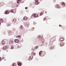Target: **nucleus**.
<instances>
[{
	"instance_id": "nucleus-1",
	"label": "nucleus",
	"mask_w": 66,
	"mask_h": 66,
	"mask_svg": "<svg viewBox=\"0 0 66 66\" xmlns=\"http://www.w3.org/2000/svg\"><path fill=\"white\" fill-rule=\"evenodd\" d=\"M8 42V40L5 39L3 40L2 41V44H3V45H4V44H6V43H7Z\"/></svg>"
},
{
	"instance_id": "nucleus-2",
	"label": "nucleus",
	"mask_w": 66,
	"mask_h": 66,
	"mask_svg": "<svg viewBox=\"0 0 66 66\" xmlns=\"http://www.w3.org/2000/svg\"><path fill=\"white\" fill-rule=\"evenodd\" d=\"M43 52H43L42 51H40L39 52V54L40 56H44V54H43H43L42 53H43Z\"/></svg>"
},
{
	"instance_id": "nucleus-3",
	"label": "nucleus",
	"mask_w": 66,
	"mask_h": 66,
	"mask_svg": "<svg viewBox=\"0 0 66 66\" xmlns=\"http://www.w3.org/2000/svg\"><path fill=\"white\" fill-rule=\"evenodd\" d=\"M29 23L28 22H26L24 23L25 26L26 27H27L28 28L29 27Z\"/></svg>"
},
{
	"instance_id": "nucleus-4",
	"label": "nucleus",
	"mask_w": 66,
	"mask_h": 66,
	"mask_svg": "<svg viewBox=\"0 0 66 66\" xmlns=\"http://www.w3.org/2000/svg\"><path fill=\"white\" fill-rule=\"evenodd\" d=\"M11 12L13 13H16V10L15 9H11L10 10Z\"/></svg>"
},
{
	"instance_id": "nucleus-5",
	"label": "nucleus",
	"mask_w": 66,
	"mask_h": 66,
	"mask_svg": "<svg viewBox=\"0 0 66 66\" xmlns=\"http://www.w3.org/2000/svg\"><path fill=\"white\" fill-rule=\"evenodd\" d=\"M38 16V15L37 14H34L31 16V17H32L34 16V17H37Z\"/></svg>"
},
{
	"instance_id": "nucleus-6",
	"label": "nucleus",
	"mask_w": 66,
	"mask_h": 66,
	"mask_svg": "<svg viewBox=\"0 0 66 66\" xmlns=\"http://www.w3.org/2000/svg\"><path fill=\"white\" fill-rule=\"evenodd\" d=\"M35 4L36 5H37L38 4H39V2H38V0H35Z\"/></svg>"
},
{
	"instance_id": "nucleus-7",
	"label": "nucleus",
	"mask_w": 66,
	"mask_h": 66,
	"mask_svg": "<svg viewBox=\"0 0 66 66\" xmlns=\"http://www.w3.org/2000/svg\"><path fill=\"white\" fill-rule=\"evenodd\" d=\"M3 50H6L7 49V46H4L3 47Z\"/></svg>"
},
{
	"instance_id": "nucleus-8",
	"label": "nucleus",
	"mask_w": 66,
	"mask_h": 66,
	"mask_svg": "<svg viewBox=\"0 0 66 66\" xmlns=\"http://www.w3.org/2000/svg\"><path fill=\"white\" fill-rule=\"evenodd\" d=\"M23 20H27L28 19L27 16H24L23 18Z\"/></svg>"
},
{
	"instance_id": "nucleus-9",
	"label": "nucleus",
	"mask_w": 66,
	"mask_h": 66,
	"mask_svg": "<svg viewBox=\"0 0 66 66\" xmlns=\"http://www.w3.org/2000/svg\"><path fill=\"white\" fill-rule=\"evenodd\" d=\"M55 7L56 8H57L58 9H59V8H60V6L58 4L56 5L55 6Z\"/></svg>"
},
{
	"instance_id": "nucleus-10",
	"label": "nucleus",
	"mask_w": 66,
	"mask_h": 66,
	"mask_svg": "<svg viewBox=\"0 0 66 66\" xmlns=\"http://www.w3.org/2000/svg\"><path fill=\"white\" fill-rule=\"evenodd\" d=\"M61 5L63 6V7H65V3H61Z\"/></svg>"
},
{
	"instance_id": "nucleus-11",
	"label": "nucleus",
	"mask_w": 66,
	"mask_h": 66,
	"mask_svg": "<svg viewBox=\"0 0 66 66\" xmlns=\"http://www.w3.org/2000/svg\"><path fill=\"white\" fill-rule=\"evenodd\" d=\"M14 42L16 43H18L19 42V40L17 39H16L15 40Z\"/></svg>"
},
{
	"instance_id": "nucleus-12",
	"label": "nucleus",
	"mask_w": 66,
	"mask_h": 66,
	"mask_svg": "<svg viewBox=\"0 0 66 66\" xmlns=\"http://www.w3.org/2000/svg\"><path fill=\"white\" fill-rule=\"evenodd\" d=\"M3 2L0 3V7H1V6H2L3 5Z\"/></svg>"
},
{
	"instance_id": "nucleus-13",
	"label": "nucleus",
	"mask_w": 66,
	"mask_h": 66,
	"mask_svg": "<svg viewBox=\"0 0 66 66\" xmlns=\"http://www.w3.org/2000/svg\"><path fill=\"white\" fill-rule=\"evenodd\" d=\"M20 2H21V0H18L17 1V3L18 4Z\"/></svg>"
},
{
	"instance_id": "nucleus-14",
	"label": "nucleus",
	"mask_w": 66,
	"mask_h": 66,
	"mask_svg": "<svg viewBox=\"0 0 66 66\" xmlns=\"http://www.w3.org/2000/svg\"><path fill=\"white\" fill-rule=\"evenodd\" d=\"M9 13H10V12L9 11H6L5 12V14H9Z\"/></svg>"
},
{
	"instance_id": "nucleus-15",
	"label": "nucleus",
	"mask_w": 66,
	"mask_h": 66,
	"mask_svg": "<svg viewBox=\"0 0 66 66\" xmlns=\"http://www.w3.org/2000/svg\"><path fill=\"white\" fill-rule=\"evenodd\" d=\"M63 39H64V38H61L60 39V41H61V42H62L63 41H64V40H63Z\"/></svg>"
},
{
	"instance_id": "nucleus-16",
	"label": "nucleus",
	"mask_w": 66,
	"mask_h": 66,
	"mask_svg": "<svg viewBox=\"0 0 66 66\" xmlns=\"http://www.w3.org/2000/svg\"><path fill=\"white\" fill-rule=\"evenodd\" d=\"M13 42L14 41H13V40H11L9 42V44H12Z\"/></svg>"
},
{
	"instance_id": "nucleus-17",
	"label": "nucleus",
	"mask_w": 66,
	"mask_h": 66,
	"mask_svg": "<svg viewBox=\"0 0 66 66\" xmlns=\"http://www.w3.org/2000/svg\"><path fill=\"white\" fill-rule=\"evenodd\" d=\"M8 33L9 34V35H12V32L11 31H10L9 32H8Z\"/></svg>"
},
{
	"instance_id": "nucleus-18",
	"label": "nucleus",
	"mask_w": 66,
	"mask_h": 66,
	"mask_svg": "<svg viewBox=\"0 0 66 66\" xmlns=\"http://www.w3.org/2000/svg\"><path fill=\"white\" fill-rule=\"evenodd\" d=\"M18 65L19 66H21L22 65V63L20 62L18 63Z\"/></svg>"
},
{
	"instance_id": "nucleus-19",
	"label": "nucleus",
	"mask_w": 66,
	"mask_h": 66,
	"mask_svg": "<svg viewBox=\"0 0 66 66\" xmlns=\"http://www.w3.org/2000/svg\"><path fill=\"white\" fill-rule=\"evenodd\" d=\"M32 59H33V57H32V56H30L29 60H32Z\"/></svg>"
},
{
	"instance_id": "nucleus-20",
	"label": "nucleus",
	"mask_w": 66,
	"mask_h": 66,
	"mask_svg": "<svg viewBox=\"0 0 66 66\" xmlns=\"http://www.w3.org/2000/svg\"><path fill=\"white\" fill-rule=\"evenodd\" d=\"M16 64L14 63L12 64V66H16Z\"/></svg>"
},
{
	"instance_id": "nucleus-21",
	"label": "nucleus",
	"mask_w": 66,
	"mask_h": 66,
	"mask_svg": "<svg viewBox=\"0 0 66 66\" xmlns=\"http://www.w3.org/2000/svg\"><path fill=\"white\" fill-rule=\"evenodd\" d=\"M31 55H33L34 54V55H35V53H33V52H32L31 53Z\"/></svg>"
},
{
	"instance_id": "nucleus-22",
	"label": "nucleus",
	"mask_w": 66,
	"mask_h": 66,
	"mask_svg": "<svg viewBox=\"0 0 66 66\" xmlns=\"http://www.w3.org/2000/svg\"><path fill=\"white\" fill-rule=\"evenodd\" d=\"M0 21L1 22H2L3 23V20L2 19H1L0 20Z\"/></svg>"
},
{
	"instance_id": "nucleus-23",
	"label": "nucleus",
	"mask_w": 66,
	"mask_h": 66,
	"mask_svg": "<svg viewBox=\"0 0 66 66\" xmlns=\"http://www.w3.org/2000/svg\"><path fill=\"white\" fill-rule=\"evenodd\" d=\"M12 30L13 31H15L16 30V29H15V28H13Z\"/></svg>"
},
{
	"instance_id": "nucleus-24",
	"label": "nucleus",
	"mask_w": 66,
	"mask_h": 66,
	"mask_svg": "<svg viewBox=\"0 0 66 66\" xmlns=\"http://www.w3.org/2000/svg\"><path fill=\"white\" fill-rule=\"evenodd\" d=\"M14 47L13 46H11V49H14Z\"/></svg>"
},
{
	"instance_id": "nucleus-25",
	"label": "nucleus",
	"mask_w": 66,
	"mask_h": 66,
	"mask_svg": "<svg viewBox=\"0 0 66 66\" xmlns=\"http://www.w3.org/2000/svg\"><path fill=\"white\" fill-rule=\"evenodd\" d=\"M64 44H64V43H61L60 44V45H64Z\"/></svg>"
},
{
	"instance_id": "nucleus-26",
	"label": "nucleus",
	"mask_w": 66,
	"mask_h": 66,
	"mask_svg": "<svg viewBox=\"0 0 66 66\" xmlns=\"http://www.w3.org/2000/svg\"><path fill=\"white\" fill-rule=\"evenodd\" d=\"M11 25V24L9 23V24H7V26H10Z\"/></svg>"
},
{
	"instance_id": "nucleus-27",
	"label": "nucleus",
	"mask_w": 66,
	"mask_h": 66,
	"mask_svg": "<svg viewBox=\"0 0 66 66\" xmlns=\"http://www.w3.org/2000/svg\"><path fill=\"white\" fill-rule=\"evenodd\" d=\"M20 28H21V29H22V28H23V27H22V26H21Z\"/></svg>"
},
{
	"instance_id": "nucleus-28",
	"label": "nucleus",
	"mask_w": 66,
	"mask_h": 66,
	"mask_svg": "<svg viewBox=\"0 0 66 66\" xmlns=\"http://www.w3.org/2000/svg\"><path fill=\"white\" fill-rule=\"evenodd\" d=\"M43 14V12H41L40 13V16H42V15Z\"/></svg>"
},
{
	"instance_id": "nucleus-29",
	"label": "nucleus",
	"mask_w": 66,
	"mask_h": 66,
	"mask_svg": "<svg viewBox=\"0 0 66 66\" xmlns=\"http://www.w3.org/2000/svg\"><path fill=\"white\" fill-rule=\"evenodd\" d=\"M2 61V60L1 59V58L0 57V61Z\"/></svg>"
},
{
	"instance_id": "nucleus-30",
	"label": "nucleus",
	"mask_w": 66,
	"mask_h": 66,
	"mask_svg": "<svg viewBox=\"0 0 66 66\" xmlns=\"http://www.w3.org/2000/svg\"><path fill=\"white\" fill-rule=\"evenodd\" d=\"M36 23L35 22H34V24H36Z\"/></svg>"
},
{
	"instance_id": "nucleus-31",
	"label": "nucleus",
	"mask_w": 66,
	"mask_h": 66,
	"mask_svg": "<svg viewBox=\"0 0 66 66\" xmlns=\"http://www.w3.org/2000/svg\"><path fill=\"white\" fill-rule=\"evenodd\" d=\"M45 20H46V18H44V21H45Z\"/></svg>"
},
{
	"instance_id": "nucleus-32",
	"label": "nucleus",
	"mask_w": 66,
	"mask_h": 66,
	"mask_svg": "<svg viewBox=\"0 0 66 66\" xmlns=\"http://www.w3.org/2000/svg\"><path fill=\"white\" fill-rule=\"evenodd\" d=\"M36 49H37L38 48V46H36Z\"/></svg>"
},
{
	"instance_id": "nucleus-33",
	"label": "nucleus",
	"mask_w": 66,
	"mask_h": 66,
	"mask_svg": "<svg viewBox=\"0 0 66 66\" xmlns=\"http://www.w3.org/2000/svg\"><path fill=\"white\" fill-rule=\"evenodd\" d=\"M19 38H20V37H21V36L20 35L19 36Z\"/></svg>"
},
{
	"instance_id": "nucleus-34",
	"label": "nucleus",
	"mask_w": 66,
	"mask_h": 66,
	"mask_svg": "<svg viewBox=\"0 0 66 66\" xmlns=\"http://www.w3.org/2000/svg\"><path fill=\"white\" fill-rule=\"evenodd\" d=\"M56 1V0H54V2H55Z\"/></svg>"
},
{
	"instance_id": "nucleus-35",
	"label": "nucleus",
	"mask_w": 66,
	"mask_h": 66,
	"mask_svg": "<svg viewBox=\"0 0 66 66\" xmlns=\"http://www.w3.org/2000/svg\"><path fill=\"white\" fill-rule=\"evenodd\" d=\"M4 59V57H3L2 58V60H3V59Z\"/></svg>"
},
{
	"instance_id": "nucleus-36",
	"label": "nucleus",
	"mask_w": 66,
	"mask_h": 66,
	"mask_svg": "<svg viewBox=\"0 0 66 66\" xmlns=\"http://www.w3.org/2000/svg\"><path fill=\"white\" fill-rule=\"evenodd\" d=\"M25 9H28V7H26L25 8Z\"/></svg>"
},
{
	"instance_id": "nucleus-37",
	"label": "nucleus",
	"mask_w": 66,
	"mask_h": 66,
	"mask_svg": "<svg viewBox=\"0 0 66 66\" xmlns=\"http://www.w3.org/2000/svg\"><path fill=\"white\" fill-rule=\"evenodd\" d=\"M16 37H17V38L19 37V36H17Z\"/></svg>"
},
{
	"instance_id": "nucleus-38",
	"label": "nucleus",
	"mask_w": 66,
	"mask_h": 66,
	"mask_svg": "<svg viewBox=\"0 0 66 66\" xmlns=\"http://www.w3.org/2000/svg\"><path fill=\"white\" fill-rule=\"evenodd\" d=\"M59 27H61V25L60 24V25H59Z\"/></svg>"
},
{
	"instance_id": "nucleus-39",
	"label": "nucleus",
	"mask_w": 66,
	"mask_h": 66,
	"mask_svg": "<svg viewBox=\"0 0 66 66\" xmlns=\"http://www.w3.org/2000/svg\"><path fill=\"white\" fill-rule=\"evenodd\" d=\"M4 61H6V59H5H5Z\"/></svg>"
},
{
	"instance_id": "nucleus-40",
	"label": "nucleus",
	"mask_w": 66,
	"mask_h": 66,
	"mask_svg": "<svg viewBox=\"0 0 66 66\" xmlns=\"http://www.w3.org/2000/svg\"><path fill=\"white\" fill-rule=\"evenodd\" d=\"M1 24V23L0 22V25Z\"/></svg>"
},
{
	"instance_id": "nucleus-41",
	"label": "nucleus",
	"mask_w": 66,
	"mask_h": 66,
	"mask_svg": "<svg viewBox=\"0 0 66 66\" xmlns=\"http://www.w3.org/2000/svg\"><path fill=\"white\" fill-rule=\"evenodd\" d=\"M33 55H34V54H33Z\"/></svg>"
},
{
	"instance_id": "nucleus-42",
	"label": "nucleus",
	"mask_w": 66,
	"mask_h": 66,
	"mask_svg": "<svg viewBox=\"0 0 66 66\" xmlns=\"http://www.w3.org/2000/svg\"><path fill=\"white\" fill-rule=\"evenodd\" d=\"M45 13H46V12H45Z\"/></svg>"
},
{
	"instance_id": "nucleus-43",
	"label": "nucleus",
	"mask_w": 66,
	"mask_h": 66,
	"mask_svg": "<svg viewBox=\"0 0 66 66\" xmlns=\"http://www.w3.org/2000/svg\"><path fill=\"white\" fill-rule=\"evenodd\" d=\"M63 46V45H62V46Z\"/></svg>"
}]
</instances>
